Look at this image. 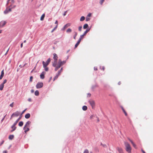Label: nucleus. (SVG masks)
Returning <instances> with one entry per match:
<instances>
[{
  "label": "nucleus",
  "mask_w": 153,
  "mask_h": 153,
  "mask_svg": "<svg viewBox=\"0 0 153 153\" xmlns=\"http://www.w3.org/2000/svg\"><path fill=\"white\" fill-rule=\"evenodd\" d=\"M90 29H91L90 28H87L86 30L84 32L83 34L82 35H81L80 36V37L79 38V40L77 42V43H76V44H75V47H74L75 48H76L78 46V45L79 44V43L81 40L82 39V38L84 36H85L88 32L90 31Z\"/></svg>",
  "instance_id": "nucleus-1"
},
{
  "label": "nucleus",
  "mask_w": 153,
  "mask_h": 153,
  "mask_svg": "<svg viewBox=\"0 0 153 153\" xmlns=\"http://www.w3.org/2000/svg\"><path fill=\"white\" fill-rule=\"evenodd\" d=\"M124 144L126 151L128 153H131V148L129 144L127 142H124Z\"/></svg>",
  "instance_id": "nucleus-2"
},
{
  "label": "nucleus",
  "mask_w": 153,
  "mask_h": 153,
  "mask_svg": "<svg viewBox=\"0 0 153 153\" xmlns=\"http://www.w3.org/2000/svg\"><path fill=\"white\" fill-rule=\"evenodd\" d=\"M51 61V59L49 58L45 62L44 61L42 62V64L43 67H46L49 64Z\"/></svg>",
  "instance_id": "nucleus-3"
},
{
  "label": "nucleus",
  "mask_w": 153,
  "mask_h": 153,
  "mask_svg": "<svg viewBox=\"0 0 153 153\" xmlns=\"http://www.w3.org/2000/svg\"><path fill=\"white\" fill-rule=\"evenodd\" d=\"M43 83L42 82H39L36 84V88L37 89L43 87Z\"/></svg>",
  "instance_id": "nucleus-4"
},
{
  "label": "nucleus",
  "mask_w": 153,
  "mask_h": 153,
  "mask_svg": "<svg viewBox=\"0 0 153 153\" xmlns=\"http://www.w3.org/2000/svg\"><path fill=\"white\" fill-rule=\"evenodd\" d=\"M22 117V116H20L17 119V120L15 122L13 123V125L11 126V128H13L14 127H15V126L17 124L18 121L21 119Z\"/></svg>",
  "instance_id": "nucleus-5"
},
{
  "label": "nucleus",
  "mask_w": 153,
  "mask_h": 153,
  "mask_svg": "<svg viewBox=\"0 0 153 153\" xmlns=\"http://www.w3.org/2000/svg\"><path fill=\"white\" fill-rule=\"evenodd\" d=\"M62 69H63V68H62L59 71H58V74H57L56 76H55L54 78V80H55V79H56L58 78V76H59L60 74L61 73V71H62Z\"/></svg>",
  "instance_id": "nucleus-6"
},
{
  "label": "nucleus",
  "mask_w": 153,
  "mask_h": 153,
  "mask_svg": "<svg viewBox=\"0 0 153 153\" xmlns=\"http://www.w3.org/2000/svg\"><path fill=\"white\" fill-rule=\"evenodd\" d=\"M20 114V113L18 111H16V112L13 113L11 115V117H17L19 116Z\"/></svg>",
  "instance_id": "nucleus-7"
},
{
  "label": "nucleus",
  "mask_w": 153,
  "mask_h": 153,
  "mask_svg": "<svg viewBox=\"0 0 153 153\" xmlns=\"http://www.w3.org/2000/svg\"><path fill=\"white\" fill-rule=\"evenodd\" d=\"M88 102L92 107V108H93V107L95 106V103L94 101L93 100H89Z\"/></svg>",
  "instance_id": "nucleus-8"
},
{
  "label": "nucleus",
  "mask_w": 153,
  "mask_h": 153,
  "mask_svg": "<svg viewBox=\"0 0 153 153\" xmlns=\"http://www.w3.org/2000/svg\"><path fill=\"white\" fill-rule=\"evenodd\" d=\"M11 9L10 8L9 9L7 8L4 11V14H7L10 12L11 11Z\"/></svg>",
  "instance_id": "nucleus-9"
},
{
  "label": "nucleus",
  "mask_w": 153,
  "mask_h": 153,
  "mask_svg": "<svg viewBox=\"0 0 153 153\" xmlns=\"http://www.w3.org/2000/svg\"><path fill=\"white\" fill-rule=\"evenodd\" d=\"M6 22L5 21H2L0 22V27H2L6 24Z\"/></svg>",
  "instance_id": "nucleus-10"
},
{
  "label": "nucleus",
  "mask_w": 153,
  "mask_h": 153,
  "mask_svg": "<svg viewBox=\"0 0 153 153\" xmlns=\"http://www.w3.org/2000/svg\"><path fill=\"white\" fill-rule=\"evenodd\" d=\"M45 71H43L40 75V78L43 79L45 78Z\"/></svg>",
  "instance_id": "nucleus-11"
},
{
  "label": "nucleus",
  "mask_w": 153,
  "mask_h": 153,
  "mask_svg": "<svg viewBox=\"0 0 153 153\" xmlns=\"http://www.w3.org/2000/svg\"><path fill=\"white\" fill-rule=\"evenodd\" d=\"M70 25L69 23L67 24H66L61 29L62 30H64L66 28H67Z\"/></svg>",
  "instance_id": "nucleus-12"
},
{
  "label": "nucleus",
  "mask_w": 153,
  "mask_h": 153,
  "mask_svg": "<svg viewBox=\"0 0 153 153\" xmlns=\"http://www.w3.org/2000/svg\"><path fill=\"white\" fill-rule=\"evenodd\" d=\"M117 149L119 153H123V150L122 148L117 147Z\"/></svg>",
  "instance_id": "nucleus-13"
},
{
  "label": "nucleus",
  "mask_w": 153,
  "mask_h": 153,
  "mask_svg": "<svg viewBox=\"0 0 153 153\" xmlns=\"http://www.w3.org/2000/svg\"><path fill=\"white\" fill-rule=\"evenodd\" d=\"M53 59H54V60L57 61V58H58L56 54L55 53H54L53 54Z\"/></svg>",
  "instance_id": "nucleus-14"
},
{
  "label": "nucleus",
  "mask_w": 153,
  "mask_h": 153,
  "mask_svg": "<svg viewBox=\"0 0 153 153\" xmlns=\"http://www.w3.org/2000/svg\"><path fill=\"white\" fill-rule=\"evenodd\" d=\"M31 123V122L28 121L26 123L25 126L26 127H29V125Z\"/></svg>",
  "instance_id": "nucleus-15"
},
{
  "label": "nucleus",
  "mask_w": 153,
  "mask_h": 153,
  "mask_svg": "<svg viewBox=\"0 0 153 153\" xmlns=\"http://www.w3.org/2000/svg\"><path fill=\"white\" fill-rule=\"evenodd\" d=\"M30 115L29 113L26 114L25 116V117L26 119H28L30 117Z\"/></svg>",
  "instance_id": "nucleus-16"
},
{
  "label": "nucleus",
  "mask_w": 153,
  "mask_h": 153,
  "mask_svg": "<svg viewBox=\"0 0 153 153\" xmlns=\"http://www.w3.org/2000/svg\"><path fill=\"white\" fill-rule=\"evenodd\" d=\"M61 66L59 64H58L57 66H56V67H55V71H57L60 67Z\"/></svg>",
  "instance_id": "nucleus-17"
},
{
  "label": "nucleus",
  "mask_w": 153,
  "mask_h": 153,
  "mask_svg": "<svg viewBox=\"0 0 153 153\" xmlns=\"http://www.w3.org/2000/svg\"><path fill=\"white\" fill-rule=\"evenodd\" d=\"M57 64V61L54 60V62L53 63V66L54 67H56Z\"/></svg>",
  "instance_id": "nucleus-18"
},
{
  "label": "nucleus",
  "mask_w": 153,
  "mask_h": 153,
  "mask_svg": "<svg viewBox=\"0 0 153 153\" xmlns=\"http://www.w3.org/2000/svg\"><path fill=\"white\" fill-rule=\"evenodd\" d=\"M82 109L83 111H85L87 109V107L86 106L84 105L82 107Z\"/></svg>",
  "instance_id": "nucleus-19"
},
{
  "label": "nucleus",
  "mask_w": 153,
  "mask_h": 153,
  "mask_svg": "<svg viewBox=\"0 0 153 153\" xmlns=\"http://www.w3.org/2000/svg\"><path fill=\"white\" fill-rule=\"evenodd\" d=\"M66 62V61H63L62 62V63H60L59 64V65L61 66L63 65L64 64H65Z\"/></svg>",
  "instance_id": "nucleus-20"
},
{
  "label": "nucleus",
  "mask_w": 153,
  "mask_h": 153,
  "mask_svg": "<svg viewBox=\"0 0 153 153\" xmlns=\"http://www.w3.org/2000/svg\"><path fill=\"white\" fill-rule=\"evenodd\" d=\"M14 136L13 135H10L9 137V139L10 140H12L14 138Z\"/></svg>",
  "instance_id": "nucleus-21"
},
{
  "label": "nucleus",
  "mask_w": 153,
  "mask_h": 153,
  "mask_svg": "<svg viewBox=\"0 0 153 153\" xmlns=\"http://www.w3.org/2000/svg\"><path fill=\"white\" fill-rule=\"evenodd\" d=\"M4 87V85L1 83L0 85V90L2 91Z\"/></svg>",
  "instance_id": "nucleus-22"
},
{
  "label": "nucleus",
  "mask_w": 153,
  "mask_h": 153,
  "mask_svg": "<svg viewBox=\"0 0 153 153\" xmlns=\"http://www.w3.org/2000/svg\"><path fill=\"white\" fill-rule=\"evenodd\" d=\"M35 95L36 96H38L39 95V91L38 90L35 91Z\"/></svg>",
  "instance_id": "nucleus-23"
},
{
  "label": "nucleus",
  "mask_w": 153,
  "mask_h": 153,
  "mask_svg": "<svg viewBox=\"0 0 153 153\" xmlns=\"http://www.w3.org/2000/svg\"><path fill=\"white\" fill-rule=\"evenodd\" d=\"M88 27V24H85L84 25L83 28L84 29H85L87 28Z\"/></svg>",
  "instance_id": "nucleus-24"
},
{
  "label": "nucleus",
  "mask_w": 153,
  "mask_h": 153,
  "mask_svg": "<svg viewBox=\"0 0 153 153\" xmlns=\"http://www.w3.org/2000/svg\"><path fill=\"white\" fill-rule=\"evenodd\" d=\"M16 5H13L12 4H11L9 7H10L11 9L14 8L16 7Z\"/></svg>",
  "instance_id": "nucleus-25"
},
{
  "label": "nucleus",
  "mask_w": 153,
  "mask_h": 153,
  "mask_svg": "<svg viewBox=\"0 0 153 153\" xmlns=\"http://www.w3.org/2000/svg\"><path fill=\"white\" fill-rule=\"evenodd\" d=\"M23 124V123L22 121H20L19 123V125L20 126H22Z\"/></svg>",
  "instance_id": "nucleus-26"
},
{
  "label": "nucleus",
  "mask_w": 153,
  "mask_h": 153,
  "mask_svg": "<svg viewBox=\"0 0 153 153\" xmlns=\"http://www.w3.org/2000/svg\"><path fill=\"white\" fill-rule=\"evenodd\" d=\"M122 109L123 111V112H124V113L125 114V115L126 116H127V113L126 112V111H125V110H124V108L122 107Z\"/></svg>",
  "instance_id": "nucleus-27"
},
{
  "label": "nucleus",
  "mask_w": 153,
  "mask_h": 153,
  "mask_svg": "<svg viewBox=\"0 0 153 153\" xmlns=\"http://www.w3.org/2000/svg\"><path fill=\"white\" fill-rule=\"evenodd\" d=\"M97 118V116H94V115H91L90 117V118L91 119H94V118Z\"/></svg>",
  "instance_id": "nucleus-28"
},
{
  "label": "nucleus",
  "mask_w": 153,
  "mask_h": 153,
  "mask_svg": "<svg viewBox=\"0 0 153 153\" xmlns=\"http://www.w3.org/2000/svg\"><path fill=\"white\" fill-rule=\"evenodd\" d=\"M74 36L73 38L74 39H76V37L77 34V33L76 32H74Z\"/></svg>",
  "instance_id": "nucleus-29"
},
{
  "label": "nucleus",
  "mask_w": 153,
  "mask_h": 153,
  "mask_svg": "<svg viewBox=\"0 0 153 153\" xmlns=\"http://www.w3.org/2000/svg\"><path fill=\"white\" fill-rule=\"evenodd\" d=\"M45 15L44 14H43L42 15V16H41V17L40 18V20H43L44 19V18L45 17Z\"/></svg>",
  "instance_id": "nucleus-30"
},
{
  "label": "nucleus",
  "mask_w": 153,
  "mask_h": 153,
  "mask_svg": "<svg viewBox=\"0 0 153 153\" xmlns=\"http://www.w3.org/2000/svg\"><path fill=\"white\" fill-rule=\"evenodd\" d=\"M85 19V17L84 16H82L80 19V21H82Z\"/></svg>",
  "instance_id": "nucleus-31"
},
{
  "label": "nucleus",
  "mask_w": 153,
  "mask_h": 153,
  "mask_svg": "<svg viewBox=\"0 0 153 153\" xmlns=\"http://www.w3.org/2000/svg\"><path fill=\"white\" fill-rule=\"evenodd\" d=\"M29 130V127H26V129L24 131L25 133H26Z\"/></svg>",
  "instance_id": "nucleus-32"
},
{
  "label": "nucleus",
  "mask_w": 153,
  "mask_h": 153,
  "mask_svg": "<svg viewBox=\"0 0 153 153\" xmlns=\"http://www.w3.org/2000/svg\"><path fill=\"white\" fill-rule=\"evenodd\" d=\"M57 25H57L56 26H55L54 28L52 30V31H51V33H53L54 30H55L57 28Z\"/></svg>",
  "instance_id": "nucleus-33"
},
{
  "label": "nucleus",
  "mask_w": 153,
  "mask_h": 153,
  "mask_svg": "<svg viewBox=\"0 0 153 153\" xmlns=\"http://www.w3.org/2000/svg\"><path fill=\"white\" fill-rule=\"evenodd\" d=\"M71 31H72V30L71 29L68 28L66 32L67 33L71 32Z\"/></svg>",
  "instance_id": "nucleus-34"
},
{
  "label": "nucleus",
  "mask_w": 153,
  "mask_h": 153,
  "mask_svg": "<svg viewBox=\"0 0 153 153\" xmlns=\"http://www.w3.org/2000/svg\"><path fill=\"white\" fill-rule=\"evenodd\" d=\"M16 127L15 126V127H14L13 128H12L13 129L11 130V132H12L15 131L16 129Z\"/></svg>",
  "instance_id": "nucleus-35"
},
{
  "label": "nucleus",
  "mask_w": 153,
  "mask_h": 153,
  "mask_svg": "<svg viewBox=\"0 0 153 153\" xmlns=\"http://www.w3.org/2000/svg\"><path fill=\"white\" fill-rule=\"evenodd\" d=\"M89 151L88 149H85L84 151V152L83 153H88Z\"/></svg>",
  "instance_id": "nucleus-36"
},
{
  "label": "nucleus",
  "mask_w": 153,
  "mask_h": 153,
  "mask_svg": "<svg viewBox=\"0 0 153 153\" xmlns=\"http://www.w3.org/2000/svg\"><path fill=\"white\" fill-rule=\"evenodd\" d=\"M82 26H80L79 27V28H78L79 30L80 31H81L82 30Z\"/></svg>",
  "instance_id": "nucleus-37"
},
{
  "label": "nucleus",
  "mask_w": 153,
  "mask_h": 153,
  "mask_svg": "<svg viewBox=\"0 0 153 153\" xmlns=\"http://www.w3.org/2000/svg\"><path fill=\"white\" fill-rule=\"evenodd\" d=\"M97 86V85H93L92 87V88L93 89Z\"/></svg>",
  "instance_id": "nucleus-38"
},
{
  "label": "nucleus",
  "mask_w": 153,
  "mask_h": 153,
  "mask_svg": "<svg viewBox=\"0 0 153 153\" xmlns=\"http://www.w3.org/2000/svg\"><path fill=\"white\" fill-rule=\"evenodd\" d=\"M33 79V77L32 76H30V82H32Z\"/></svg>",
  "instance_id": "nucleus-39"
},
{
  "label": "nucleus",
  "mask_w": 153,
  "mask_h": 153,
  "mask_svg": "<svg viewBox=\"0 0 153 153\" xmlns=\"http://www.w3.org/2000/svg\"><path fill=\"white\" fill-rule=\"evenodd\" d=\"M45 68V70L46 71H48V67H44Z\"/></svg>",
  "instance_id": "nucleus-40"
},
{
  "label": "nucleus",
  "mask_w": 153,
  "mask_h": 153,
  "mask_svg": "<svg viewBox=\"0 0 153 153\" xmlns=\"http://www.w3.org/2000/svg\"><path fill=\"white\" fill-rule=\"evenodd\" d=\"M7 80L6 79H5L4 80L3 82L2 83L4 85L5 83L7 82Z\"/></svg>",
  "instance_id": "nucleus-41"
},
{
  "label": "nucleus",
  "mask_w": 153,
  "mask_h": 153,
  "mask_svg": "<svg viewBox=\"0 0 153 153\" xmlns=\"http://www.w3.org/2000/svg\"><path fill=\"white\" fill-rule=\"evenodd\" d=\"M104 1V0H101L100 2V3L101 4H102V3Z\"/></svg>",
  "instance_id": "nucleus-42"
},
{
  "label": "nucleus",
  "mask_w": 153,
  "mask_h": 153,
  "mask_svg": "<svg viewBox=\"0 0 153 153\" xmlns=\"http://www.w3.org/2000/svg\"><path fill=\"white\" fill-rule=\"evenodd\" d=\"M90 20V18H87V17H86V21L87 22V21H89Z\"/></svg>",
  "instance_id": "nucleus-43"
},
{
  "label": "nucleus",
  "mask_w": 153,
  "mask_h": 153,
  "mask_svg": "<svg viewBox=\"0 0 153 153\" xmlns=\"http://www.w3.org/2000/svg\"><path fill=\"white\" fill-rule=\"evenodd\" d=\"M132 144L133 146H134V147L135 148H136V145L134 143V142L132 143Z\"/></svg>",
  "instance_id": "nucleus-44"
},
{
  "label": "nucleus",
  "mask_w": 153,
  "mask_h": 153,
  "mask_svg": "<svg viewBox=\"0 0 153 153\" xmlns=\"http://www.w3.org/2000/svg\"><path fill=\"white\" fill-rule=\"evenodd\" d=\"M27 109H25V110H24L20 116H22V114L24 113V112Z\"/></svg>",
  "instance_id": "nucleus-45"
},
{
  "label": "nucleus",
  "mask_w": 153,
  "mask_h": 153,
  "mask_svg": "<svg viewBox=\"0 0 153 153\" xmlns=\"http://www.w3.org/2000/svg\"><path fill=\"white\" fill-rule=\"evenodd\" d=\"M62 61L61 60V59H59V60L58 64H59L60 63H62Z\"/></svg>",
  "instance_id": "nucleus-46"
},
{
  "label": "nucleus",
  "mask_w": 153,
  "mask_h": 153,
  "mask_svg": "<svg viewBox=\"0 0 153 153\" xmlns=\"http://www.w3.org/2000/svg\"><path fill=\"white\" fill-rule=\"evenodd\" d=\"M5 116H6V115L4 116V117L2 119V120H1V123L3 122V121L4 120V118H5Z\"/></svg>",
  "instance_id": "nucleus-47"
},
{
  "label": "nucleus",
  "mask_w": 153,
  "mask_h": 153,
  "mask_svg": "<svg viewBox=\"0 0 153 153\" xmlns=\"http://www.w3.org/2000/svg\"><path fill=\"white\" fill-rule=\"evenodd\" d=\"M13 102H12V103L10 104V106L11 107H13Z\"/></svg>",
  "instance_id": "nucleus-48"
},
{
  "label": "nucleus",
  "mask_w": 153,
  "mask_h": 153,
  "mask_svg": "<svg viewBox=\"0 0 153 153\" xmlns=\"http://www.w3.org/2000/svg\"><path fill=\"white\" fill-rule=\"evenodd\" d=\"M4 70H3L1 71V75H2L4 76Z\"/></svg>",
  "instance_id": "nucleus-49"
},
{
  "label": "nucleus",
  "mask_w": 153,
  "mask_h": 153,
  "mask_svg": "<svg viewBox=\"0 0 153 153\" xmlns=\"http://www.w3.org/2000/svg\"><path fill=\"white\" fill-rule=\"evenodd\" d=\"M102 146L104 148H106L107 147V146L106 144L102 145Z\"/></svg>",
  "instance_id": "nucleus-50"
},
{
  "label": "nucleus",
  "mask_w": 153,
  "mask_h": 153,
  "mask_svg": "<svg viewBox=\"0 0 153 153\" xmlns=\"http://www.w3.org/2000/svg\"><path fill=\"white\" fill-rule=\"evenodd\" d=\"M4 76V75H1L0 76V79H1L2 77H3V76Z\"/></svg>",
  "instance_id": "nucleus-51"
},
{
  "label": "nucleus",
  "mask_w": 153,
  "mask_h": 153,
  "mask_svg": "<svg viewBox=\"0 0 153 153\" xmlns=\"http://www.w3.org/2000/svg\"><path fill=\"white\" fill-rule=\"evenodd\" d=\"M67 12V11H65V12H64V14H63V15L64 16H65V15H66V13Z\"/></svg>",
  "instance_id": "nucleus-52"
},
{
  "label": "nucleus",
  "mask_w": 153,
  "mask_h": 153,
  "mask_svg": "<svg viewBox=\"0 0 153 153\" xmlns=\"http://www.w3.org/2000/svg\"><path fill=\"white\" fill-rule=\"evenodd\" d=\"M7 151L6 150L4 151L3 152V153H7Z\"/></svg>",
  "instance_id": "nucleus-53"
},
{
  "label": "nucleus",
  "mask_w": 153,
  "mask_h": 153,
  "mask_svg": "<svg viewBox=\"0 0 153 153\" xmlns=\"http://www.w3.org/2000/svg\"><path fill=\"white\" fill-rule=\"evenodd\" d=\"M128 140L129 141H130L131 142V143H133V141L131 140V139H128Z\"/></svg>",
  "instance_id": "nucleus-54"
},
{
  "label": "nucleus",
  "mask_w": 153,
  "mask_h": 153,
  "mask_svg": "<svg viewBox=\"0 0 153 153\" xmlns=\"http://www.w3.org/2000/svg\"><path fill=\"white\" fill-rule=\"evenodd\" d=\"M28 101L29 102H31V99L30 98H29L28 99Z\"/></svg>",
  "instance_id": "nucleus-55"
},
{
  "label": "nucleus",
  "mask_w": 153,
  "mask_h": 153,
  "mask_svg": "<svg viewBox=\"0 0 153 153\" xmlns=\"http://www.w3.org/2000/svg\"><path fill=\"white\" fill-rule=\"evenodd\" d=\"M91 13H89L88 15V16L90 17L91 16Z\"/></svg>",
  "instance_id": "nucleus-56"
},
{
  "label": "nucleus",
  "mask_w": 153,
  "mask_h": 153,
  "mask_svg": "<svg viewBox=\"0 0 153 153\" xmlns=\"http://www.w3.org/2000/svg\"><path fill=\"white\" fill-rule=\"evenodd\" d=\"M94 70H97V68L95 67L94 68Z\"/></svg>",
  "instance_id": "nucleus-57"
},
{
  "label": "nucleus",
  "mask_w": 153,
  "mask_h": 153,
  "mask_svg": "<svg viewBox=\"0 0 153 153\" xmlns=\"http://www.w3.org/2000/svg\"><path fill=\"white\" fill-rule=\"evenodd\" d=\"M26 127L25 126L23 128L24 130H25L26 129Z\"/></svg>",
  "instance_id": "nucleus-58"
},
{
  "label": "nucleus",
  "mask_w": 153,
  "mask_h": 153,
  "mask_svg": "<svg viewBox=\"0 0 153 153\" xmlns=\"http://www.w3.org/2000/svg\"><path fill=\"white\" fill-rule=\"evenodd\" d=\"M11 1L13 3H14V0H11Z\"/></svg>",
  "instance_id": "nucleus-59"
},
{
  "label": "nucleus",
  "mask_w": 153,
  "mask_h": 153,
  "mask_svg": "<svg viewBox=\"0 0 153 153\" xmlns=\"http://www.w3.org/2000/svg\"><path fill=\"white\" fill-rule=\"evenodd\" d=\"M31 92L32 93H33V92H34V90H33L32 89V90H31Z\"/></svg>",
  "instance_id": "nucleus-60"
},
{
  "label": "nucleus",
  "mask_w": 153,
  "mask_h": 153,
  "mask_svg": "<svg viewBox=\"0 0 153 153\" xmlns=\"http://www.w3.org/2000/svg\"><path fill=\"white\" fill-rule=\"evenodd\" d=\"M58 23V21L57 20L55 22V24H57Z\"/></svg>",
  "instance_id": "nucleus-61"
},
{
  "label": "nucleus",
  "mask_w": 153,
  "mask_h": 153,
  "mask_svg": "<svg viewBox=\"0 0 153 153\" xmlns=\"http://www.w3.org/2000/svg\"><path fill=\"white\" fill-rule=\"evenodd\" d=\"M23 46V43H22L21 44V48H22Z\"/></svg>",
  "instance_id": "nucleus-62"
},
{
  "label": "nucleus",
  "mask_w": 153,
  "mask_h": 153,
  "mask_svg": "<svg viewBox=\"0 0 153 153\" xmlns=\"http://www.w3.org/2000/svg\"><path fill=\"white\" fill-rule=\"evenodd\" d=\"M10 0H7V5L8 3H9V2L10 1Z\"/></svg>",
  "instance_id": "nucleus-63"
},
{
  "label": "nucleus",
  "mask_w": 153,
  "mask_h": 153,
  "mask_svg": "<svg viewBox=\"0 0 153 153\" xmlns=\"http://www.w3.org/2000/svg\"><path fill=\"white\" fill-rule=\"evenodd\" d=\"M104 69H105V67L104 66H103L102 67V69L103 71H104Z\"/></svg>",
  "instance_id": "nucleus-64"
}]
</instances>
